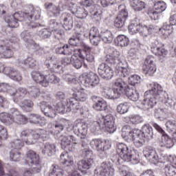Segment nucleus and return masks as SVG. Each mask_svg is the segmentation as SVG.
<instances>
[{"mask_svg":"<svg viewBox=\"0 0 176 176\" xmlns=\"http://www.w3.org/2000/svg\"><path fill=\"white\" fill-rule=\"evenodd\" d=\"M141 82V77L137 74L131 75L129 78V83L131 85V87L135 86L138 83Z\"/></svg>","mask_w":176,"mask_h":176,"instance_id":"obj_56","label":"nucleus"},{"mask_svg":"<svg viewBox=\"0 0 176 176\" xmlns=\"http://www.w3.org/2000/svg\"><path fill=\"white\" fill-rule=\"evenodd\" d=\"M25 163L30 168L25 170L23 176H32L33 174H38L42 170V163L39 154L32 150H29L25 155Z\"/></svg>","mask_w":176,"mask_h":176,"instance_id":"obj_4","label":"nucleus"},{"mask_svg":"<svg viewBox=\"0 0 176 176\" xmlns=\"http://www.w3.org/2000/svg\"><path fill=\"white\" fill-rule=\"evenodd\" d=\"M60 163L67 167H71V166H74V157L70 156L68 153L63 152L60 155Z\"/></svg>","mask_w":176,"mask_h":176,"instance_id":"obj_36","label":"nucleus"},{"mask_svg":"<svg viewBox=\"0 0 176 176\" xmlns=\"http://www.w3.org/2000/svg\"><path fill=\"white\" fill-rule=\"evenodd\" d=\"M98 72L103 79H112V76H113V70H112L109 65L105 63H102L99 65Z\"/></svg>","mask_w":176,"mask_h":176,"instance_id":"obj_21","label":"nucleus"},{"mask_svg":"<svg viewBox=\"0 0 176 176\" xmlns=\"http://www.w3.org/2000/svg\"><path fill=\"white\" fill-rule=\"evenodd\" d=\"M155 118L163 120V119L167 118V112L163 109H158L155 111Z\"/></svg>","mask_w":176,"mask_h":176,"instance_id":"obj_57","label":"nucleus"},{"mask_svg":"<svg viewBox=\"0 0 176 176\" xmlns=\"http://www.w3.org/2000/svg\"><path fill=\"white\" fill-rule=\"evenodd\" d=\"M164 171L166 176H176V168L173 165H166Z\"/></svg>","mask_w":176,"mask_h":176,"instance_id":"obj_58","label":"nucleus"},{"mask_svg":"<svg viewBox=\"0 0 176 176\" xmlns=\"http://www.w3.org/2000/svg\"><path fill=\"white\" fill-rule=\"evenodd\" d=\"M117 112L120 113L121 115H124V113H127L129 112V103L122 102L117 106Z\"/></svg>","mask_w":176,"mask_h":176,"instance_id":"obj_52","label":"nucleus"},{"mask_svg":"<svg viewBox=\"0 0 176 176\" xmlns=\"http://www.w3.org/2000/svg\"><path fill=\"white\" fill-rule=\"evenodd\" d=\"M89 129L91 133H97V131H100L101 129V124L97 121H94L89 124Z\"/></svg>","mask_w":176,"mask_h":176,"instance_id":"obj_63","label":"nucleus"},{"mask_svg":"<svg viewBox=\"0 0 176 176\" xmlns=\"http://www.w3.org/2000/svg\"><path fill=\"white\" fill-rule=\"evenodd\" d=\"M160 146L162 148H173L174 146V142L171 138H169L167 134H163L160 141Z\"/></svg>","mask_w":176,"mask_h":176,"instance_id":"obj_34","label":"nucleus"},{"mask_svg":"<svg viewBox=\"0 0 176 176\" xmlns=\"http://www.w3.org/2000/svg\"><path fill=\"white\" fill-rule=\"evenodd\" d=\"M0 120L2 123H6V124L10 126V124L14 123V117L13 115L8 113H1Z\"/></svg>","mask_w":176,"mask_h":176,"instance_id":"obj_39","label":"nucleus"},{"mask_svg":"<svg viewBox=\"0 0 176 176\" xmlns=\"http://www.w3.org/2000/svg\"><path fill=\"white\" fill-rule=\"evenodd\" d=\"M47 71L41 73V72H32V77L36 83H39L43 87H47Z\"/></svg>","mask_w":176,"mask_h":176,"instance_id":"obj_20","label":"nucleus"},{"mask_svg":"<svg viewBox=\"0 0 176 176\" xmlns=\"http://www.w3.org/2000/svg\"><path fill=\"white\" fill-rule=\"evenodd\" d=\"M92 101L94 102L93 105L94 109H96V111H107V102L101 97L94 96Z\"/></svg>","mask_w":176,"mask_h":176,"instance_id":"obj_26","label":"nucleus"},{"mask_svg":"<svg viewBox=\"0 0 176 176\" xmlns=\"http://www.w3.org/2000/svg\"><path fill=\"white\" fill-rule=\"evenodd\" d=\"M14 122L18 123L19 124H25L28 121V118L25 117L23 115L18 114L17 112L13 113Z\"/></svg>","mask_w":176,"mask_h":176,"instance_id":"obj_47","label":"nucleus"},{"mask_svg":"<svg viewBox=\"0 0 176 176\" xmlns=\"http://www.w3.org/2000/svg\"><path fill=\"white\" fill-rule=\"evenodd\" d=\"M57 61H58V60L56 58L50 56L45 60V64L47 65V68H50V63L52 64L53 66L50 69L52 72L63 74V67L61 65L56 64V62Z\"/></svg>","mask_w":176,"mask_h":176,"instance_id":"obj_23","label":"nucleus"},{"mask_svg":"<svg viewBox=\"0 0 176 176\" xmlns=\"http://www.w3.org/2000/svg\"><path fill=\"white\" fill-rule=\"evenodd\" d=\"M63 169L58 165L53 167L52 170L50 172L49 176H63Z\"/></svg>","mask_w":176,"mask_h":176,"instance_id":"obj_59","label":"nucleus"},{"mask_svg":"<svg viewBox=\"0 0 176 176\" xmlns=\"http://www.w3.org/2000/svg\"><path fill=\"white\" fill-rule=\"evenodd\" d=\"M21 138H22L27 145H33V144H36L39 138H42L45 141V139L47 138V131L43 129L36 131L25 129L21 131Z\"/></svg>","mask_w":176,"mask_h":176,"instance_id":"obj_7","label":"nucleus"},{"mask_svg":"<svg viewBox=\"0 0 176 176\" xmlns=\"http://www.w3.org/2000/svg\"><path fill=\"white\" fill-rule=\"evenodd\" d=\"M50 28H51L52 32H53L54 34H61V24L54 21H51Z\"/></svg>","mask_w":176,"mask_h":176,"instance_id":"obj_50","label":"nucleus"},{"mask_svg":"<svg viewBox=\"0 0 176 176\" xmlns=\"http://www.w3.org/2000/svg\"><path fill=\"white\" fill-rule=\"evenodd\" d=\"M160 32L164 38H168L170 34L173 33V28L171 25L166 23L160 29Z\"/></svg>","mask_w":176,"mask_h":176,"instance_id":"obj_44","label":"nucleus"},{"mask_svg":"<svg viewBox=\"0 0 176 176\" xmlns=\"http://www.w3.org/2000/svg\"><path fill=\"white\" fill-rule=\"evenodd\" d=\"M45 8L47 10L48 13H52L54 17H58L60 13H61V8L60 6H56L52 3H45Z\"/></svg>","mask_w":176,"mask_h":176,"instance_id":"obj_31","label":"nucleus"},{"mask_svg":"<svg viewBox=\"0 0 176 176\" xmlns=\"http://www.w3.org/2000/svg\"><path fill=\"white\" fill-rule=\"evenodd\" d=\"M124 94L131 101H138L140 100V93H138V91L134 87L128 86Z\"/></svg>","mask_w":176,"mask_h":176,"instance_id":"obj_27","label":"nucleus"},{"mask_svg":"<svg viewBox=\"0 0 176 176\" xmlns=\"http://www.w3.org/2000/svg\"><path fill=\"white\" fill-rule=\"evenodd\" d=\"M72 65L74 68H76V69L82 68V65H83L82 60L78 58V52H75V54L72 56Z\"/></svg>","mask_w":176,"mask_h":176,"instance_id":"obj_46","label":"nucleus"},{"mask_svg":"<svg viewBox=\"0 0 176 176\" xmlns=\"http://www.w3.org/2000/svg\"><path fill=\"white\" fill-rule=\"evenodd\" d=\"M87 14H89V12H87V11H86L83 8H78L76 10V16L77 19H86V17H87Z\"/></svg>","mask_w":176,"mask_h":176,"instance_id":"obj_55","label":"nucleus"},{"mask_svg":"<svg viewBox=\"0 0 176 176\" xmlns=\"http://www.w3.org/2000/svg\"><path fill=\"white\" fill-rule=\"evenodd\" d=\"M130 6L135 12H141L145 9V3L140 0H130Z\"/></svg>","mask_w":176,"mask_h":176,"instance_id":"obj_42","label":"nucleus"},{"mask_svg":"<svg viewBox=\"0 0 176 176\" xmlns=\"http://www.w3.org/2000/svg\"><path fill=\"white\" fill-rule=\"evenodd\" d=\"M27 94V89L25 88H19L16 90L12 88L10 91V95L12 97V100L14 102H19V100L25 97Z\"/></svg>","mask_w":176,"mask_h":176,"instance_id":"obj_25","label":"nucleus"},{"mask_svg":"<svg viewBox=\"0 0 176 176\" xmlns=\"http://www.w3.org/2000/svg\"><path fill=\"white\" fill-rule=\"evenodd\" d=\"M100 38L104 43H111L113 41V34L108 30H103L100 33Z\"/></svg>","mask_w":176,"mask_h":176,"instance_id":"obj_43","label":"nucleus"},{"mask_svg":"<svg viewBox=\"0 0 176 176\" xmlns=\"http://www.w3.org/2000/svg\"><path fill=\"white\" fill-rule=\"evenodd\" d=\"M80 58H82L84 61H87V63H94V56L90 53L86 54L85 51L81 50L80 49H76L74 50V52L76 53Z\"/></svg>","mask_w":176,"mask_h":176,"instance_id":"obj_35","label":"nucleus"},{"mask_svg":"<svg viewBox=\"0 0 176 176\" xmlns=\"http://www.w3.org/2000/svg\"><path fill=\"white\" fill-rule=\"evenodd\" d=\"M90 146L92 149L98 152H105L111 148V144L109 140H102L101 139H93L90 142Z\"/></svg>","mask_w":176,"mask_h":176,"instance_id":"obj_13","label":"nucleus"},{"mask_svg":"<svg viewBox=\"0 0 176 176\" xmlns=\"http://www.w3.org/2000/svg\"><path fill=\"white\" fill-rule=\"evenodd\" d=\"M74 91L73 98H69L66 102L67 112H76L80 109V105H79L80 101L81 102H85L87 100V91L83 88H80L78 85H74L72 88Z\"/></svg>","mask_w":176,"mask_h":176,"instance_id":"obj_3","label":"nucleus"},{"mask_svg":"<svg viewBox=\"0 0 176 176\" xmlns=\"http://www.w3.org/2000/svg\"><path fill=\"white\" fill-rule=\"evenodd\" d=\"M21 36L26 43H32V35L27 30L23 31L21 33Z\"/></svg>","mask_w":176,"mask_h":176,"instance_id":"obj_60","label":"nucleus"},{"mask_svg":"<svg viewBox=\"0 0 176 176\" xmlns=\"http://www.w3.org/2000/svg\"><path fill=\"white\" fill-rule=\"evenodd\" d=\"M143 153L145 157L149 160L153 164H157L159 163V155L153 147L147 146L144 148Z\"/></svg>","mask_w":176,"mask_h":176,"instance_id":"obj_17","label":"nucleus"},{"mask_svg":"<svg viewBox=\"0 0 176 176\" xmlns=\"http://www.w3.org/2000/svg\"><path fill=\"white\" fill-rule=\"evenodd\" d=\"M115 174L113 165L109 162H104L94 170V176H113Z\"/></svg>","mask_w":176,"mask_h":176,"instance_id":"obj_10","label":"nucleus"},{"mask_svg":"<svg viewBox=\"0 0 176 176\" xmlns=\"http://www.w3.org/2000/svg\"><path fill=\"white\" fill-rule=\"evenodd\" d=\"M104 97L108 100H115L119 98L120 94L118 91V89H111L109 87H103Z\"/></svg>","mask_w":176,"mask_h":176,"instance_id":"obj_29","label":"nucleus"},{"mask_svg":"<svg viewBox=\"0 0 176 176\" xmlns=\"http://www.w3.org/2000/svg\"><path fill=\"white\" fill-rule=\"evenodd\" d=\"M56 144L46 143L42 150V152L44 155H47V156H53L54 153H56Z\"/></svg>","mask_w":176,"mask_h":176,"instance_id":"obj_40","label":"nucleus"},{"mask_svg":"<svg viewBox=\"0 0 176 176\" xmlns=\"http://www.w3.org/2000/svg\"><path fill=\"white\" fill-rule=\"evenodd\" d=\"M100 83V78L96 73L89 72L85 76L84 86L85 87H95Z\"/></svg>","mask_w":176,"mask_h":176,"instance_id":"obj_18","label":"nucleus"},{"mask_svg":"<svg viewBox=\"0 0 176 176\" xmlns=\"http://www.w3.org/2000/svg\"><path fill=\"white\" fill-rule=\"evenodd\" d=\"M151 86V88L149 89V91L146 92V94L151 96L153 98H155L157 100L160 98L162 102L165 104L166 107H172L173 99L168 98V94L166 92H163L162 85L157 84V82H153Z\"/></svg>","mask_w":176,"mask_h":176,"instance_id":"obj_8","label":"nucleus"},{"mask_svg":"<svg viewBox=\"0 0 176 176\" xmlns=\"http://www.w3.org/2000/svg\"><path fill=\"white\" fill-rule=\"evenodd\" d=\"M145 96L146 97L140 104V108L144 109V111H148L156 105L157 100L155 98L152 97V96L147 95V94H145Z\"/></svg>","mask_w":176,"mask_h":176,"instance_id":"obj_22","label":"nucleus"},{"mask_svg":"<svg viewBox=\"0 0 176 176\" xmlns=\"http://www.w3.org/2000/svg\"><path fill=\"white\" fill-rule=\"evenodd\" d=\"M28 119L30 123H34V124H41V126H43V124L46 123L45 118L41 117V116L38 114H30Z\"/></svg>","mask_w":176,"mask_h":176,"instance_id":"obj_38","label":"nucleus"},{"mask_svg":"<svg viewBox=\"0 0 176 176\" xmlns=\"http://www.w3.org/2000/svg\"><path fill=\"white\" fill-rule=\"evenodd\" d=\"M142 69L148 76H152L155 72H156V64L155 63V57L152 55L146 56Z\"/></svg>","mask_w":176,"mask_h":176,"instance_id":"obj_14","label":"nucleus"},{"mask_svg":"<svg viewBox=\"0 0 176 176\" xmlns=\"http://www.w3.org/2000/svg\"><path fill=\"white\" fill-rule=\"evenodd\" d=\"M131 133V127L129 125H124L122 128V137L125 140L127 139L128 136H130Z\"/></svg>","mask_w":176,"mask_h":176,"instance_id":"obj_61","label":"nucleus"},{"mask_svg":"<svg viewBox=\"0 0 176 176\" xmlns=\"http://www.w3.org/2000/svg\"><path fill=\"white\" fill-rule=\"evenodd\" d=\"M63 28L65 30H68L72 28V25L74 21H72V16H71V14L63 13Z\"/></svg>","mask_w":176,"mask_h":176,"instance_id":"obj_41","label":"nucleus"},{"mask_svg":"<svg viewBox=\"0 0 176 176\" xmlns=\"http://www.w3.org/2000/svg\"><path fill=\"white\" fill-rule=\"evenodd\" d=\"M47 86H49V83H52L53 85H57L60 83V78L56 76L53 74H50V71H47Z\"/></svg>","mask_w":176,"mask_h":176,"instance_id":"obj_48","label":"nucleus"},{"mask_svg":"<svg viewBox=\"0 0 176 176\" xmlns=\"http://www.w3.org/2000/svg\"><path fill=\"white\" fill-rule=\"evenodd\" d=\"M63 79L67 82L69 85H74V86H79L78 78H75L71 74H63L62 76Z\"/></svg>","mask_w":176,"mask_h":176,"instance_id":"obj_45","label":"nucleus"},{"mask_svg":"<svg viewBox=\"0 0 176 176\" xmlns=\"http://www.w3.org/2000/svg\"><path fill=\"white\" fill-rule=\"evenodd\" d=\"M28 12H15L12 16H7L6 22L11 28H17L19 21H25L24 25L28 30L39 27L38 20L41 19V10L35 9L33 6L30 7Z\"/></svg>","mask_w":176,"mask_h":176,"instance_id":"obj_1","label":"nucleus"},{"mask_svg":"<svg viewBox=\"0 0 176 176\" xmlns=\"http://www.w3.org/2000/svg\"><path fill=\"white\" fill-rule=\"evenodd\" d=\"M167 9V4L163 1H159L154 3L153 8H149L147 14L151 20H159L160 14Z\"/></svg>","mask_w":176,"mask_h":176,"instance_id":"obj_9","label":"nucleus"},{"mask_svg":"<svg viewBox=\"0 0 176 176\" xmlns=\"http://www.w3.org/2000/svg\"><path fill=\"white\" fill-rule=\"evenodd\" d=\"M78 169L81 173L83 171H86V170H89L91 166H93V160L89 159L87 161L86 160H80L77 163Z\"/></svg>","mask_w":176,"mask_h":176,"instance_id":"obj_37","label":"nucleus"},{"mask_svg":"<svg viewBox=\"0 0 176 176\" xmlns=\"http://www.w3.org/2000/svg\"><path fill=\"white\" fill-rule=\"evenodd\" d=\"M1 71L3 74L7 75V76H9V78L12 79V80L20 82V80L23 79L20 73H19L16 69L12 67H5V65L1 64Z\"/></svg>","mask_w":176,"mask_h":176,"instance_id":"obj_15","label":"nucleus"},{"mask_svg":"<svg viewBox=\"0 0 176 176\" xmlns=\"http://www.w3.org/2000/svg\"><path fill=\"white\" fill-rule=\"evenodd\" d=\"M166 127L168 131H176V122L175 120H168L166 123Z\"/></svg>","mask_w":176,"mask_h":176,"instance_id":"obj_64","label":"nucleus"},{"mask_svg":"<svg viewBox=\"0 0 176 176\" xmlns=\"http://www.w3.org/2000/svg\"><path fill=\"white\" fill-rule=\"evenodd\" d=\"M116 152L124 162H131L132 164L140 163V154L135 150L129 148L127 145L119 143L117 145Z\"/></svg>","mask_w":176,"mask_h":176,"instance_id":"obj_5","label":"nucleus"},{"mask_svg":"<svg viewBox=\"0 0 176 176\" xmlns=\"http://www.w3.org/2000/svg\"><path fill=\"white\" fill-rule=\"evenodd\" d=\"M105 61L109 64L116 65V74L120 78H126L130 75V69L129 64L124 60H122L120 53L114 50L113 52L105 56Z\"/></svg>","mask_w":176,"mask_h":176,"instance_id":"obj_2","label":"nucleus"},{"mask_svg":"<svg viewBox=\"0 0 176 176\" xmlns=\"http://www.w3.org/2000/svg\"><path fill=\"white\" fill-rule=\"evenodd\" d=\"M151 51L153 54L158 57H166L167 56V50L164 49V45L157 40L151 43Z\"/></svg>","mask_w":176,"mask_h":176,"instance_id":"obj_19","label":"nucleus"},{"mask_svg":"<svg viewBox=\"0 0 176 176\" xmlns=\"http://www.w3.org/2000/svg\"><path fill=\"white\" fill-rule=\"evenodd\" d=\"M40 108L44 115L47 118H56L57 113H64L65 112V107L63 103L58 102L56 105L52 103V99L49 98V101H43L41 102Z\"/></svg>","mask_w":176,"mask_h":176,"instance_id":"obj_6","label":"nucleus"},{"mask_svg":"<svg viewBox=\"0 0 176 176\" xmlns=\"http://www.w3.org/2000/svg\"><path fill=\"white\" fill-rule=\"evenodd\" d=\"M74 134L85 140L87 135V125L85 122L76 121L72 126Z\"/></svg>","mask_w":176,"mask_h":176,"instance_id":"obj_16","label":"nucleus"},{"mask_svg":"<svg viewBox=\"0 0 176 176\" xmlns=\"http://www.w3.org/2000/svg\"><path fill=\"white\" fill-rule=\"evenodd\" d=\"M104 124L108 133H115L116 131V126H115V117L111 114L106 116L104 118Z\"/></svg>","mask_w":176,"mask_h":176,"instance_id":"obj_24","label":"nucleus"},{"mask_svg":"<svg viewBox=\"0 0 176 176\" xmlns=\"http://www.w3.org/2000/svg\"><path fill=\"white\" fill-rule=\"evenodd\" d=\"M23 146L24 142L20 140H14V142H12L9 144V148H12L14 151H15V149H21Z\"/></svg>","mask_w":176,"mask_h":176,"instance_id":"obj_54","label":"nucleus"},{"mask_svg":"<svg viewBox=\"0 0 176 176\" xmlns=\"http://www.w3.org/2000/svg\"><path fill=\"white\" fill-rule=\"evenodd\" d=\"M16 37H12L10 40H3L0 45V58H10L13 56V52L10 49V43H14L16 41Z\"/></svg>","mask_w":176,"mask_h":176,"instance_id":"obj_11","label":"nucleus"},{"mask_svg":"<svg viewBox=\"0 0 176 176\" xmlns=\"http://www.w3.org/2000/svg\"><path fill=\"white\" fill-rule=\"evenodd\" d=\"M142 136L146 140H152L153 138V131L149 124H144L142 126Z\"/></svg>","mask_w":176,"mask_h":176,"instance_id":"obj_32","label":"nucleus"},{"mask_svg":"<svg viewBox=\"0 0 176 176\" xmlns=\"http://www.w3.org/2000/svg\"><path fill=\"white\" fill-rule=\"evenodd\" d=\"M19 105L22 109L25 111L30 109V108H32L34 107V102L31 100H23L19 103Z\"/></svg>","mask_w":176,"mask_h":176,"instance_id":"obj_51","label":"nucleus"},{"mask_svg":"<svg viewBox=\"0 0 176 176\" xmlns=\"http://www.w3.org/2000/svg\"><path fill=\"white\" fill-rule=\"evenodd\" d=\"M129 119L132 124H140V123H142V122H144V119L138 115L131 116L129 117Z\"/></svg>","mask_w":176,"mask_h":176,"instance_id":"obj_62","label":"nucleus"},{"mask_svg":"<svg viewBox=\"0 0 176 176\" xmlns=\"http://www.w3.org/2000/svg\"><path fill=\"white\" fill-rule=\"evenodd\" d=\"M129 16V14L126 10H122L120 14H118L114 21V25L117 28H122L124 25V23L126 21V19H127V16Z\"/></svg>","mask_w":176,"mask_h":176,"instance_id":"obj_28","label":"nucleus"},{"mask_svg":"<svg viewBox=\"0 0 176 176\" xmlns=\"http://www.w3.org/2000/svg\"><path fill=\"white\" fill-rule=\"evenodd\" d=\"M63 149L74 152L78 145V140L74 135H61L60 138Z\"/></svg>","mask_w":176,"mask_h":176,"instance_id":"obj_12","label":"nucleus"},{"mask_svg":"<svg viewBox=\"0 0 176 176\" xmlns=\"http://www.w3.org/2000/svg\"><path fill=\"white\" fill-rule=\"evenodd\" d=\"M114 88L120 94H124L126 93V89L129 87L122 78L116 79L114 82Z\"/></svg>","mask_w":176,"mask_h":176,"instance_id":"obj_33","label":"nucleus"},{"mask_svg":"<svg viewBox=\"0 0 176 176\" xmlns=\"http://www.w3.org/2000/svg\"><path fill=\"white\" fill-rule=\"evenodd\" d=\"M128 30L131 35H134V34L140 32V30H141V24L137 22H133L129 25Z\"/></svg>","mask_w":176,"mask_h":176,"instance_id":"obj_49","label":"nucleus"},{"mask_svg":"<svg viewBox=\"0 0 176 176\" xmlns=\"http://www.w3.org/2000/svg\"><path fill=\"white\" fill-rule=\"evenodd\" d=\"M114 44L116 46H120V47H126L129 46L130 43V40H129V37L124 34L118 35L116 38H114Z\"/></svg>","mask_w":176,"mask_h":176,"instance_id":"obj_30","label":"nucleus"},{"mask_svg":"<svg viewBox=\"0 0 176 176\" xmlns=\"http://www.w3.org/2000/svg\"><path fill=\"white\" fill-rule=\"evenodd\" d=\"M23 64L29 68H35L38 65V62L32 57H28L23 60Z\"/></svg>","mask_w":176,"mask_h":176,"instance_id":"obj_53","label":"nucleus"}]
</instances>
